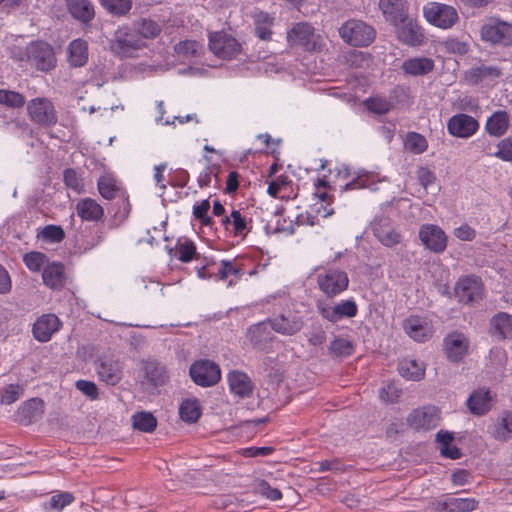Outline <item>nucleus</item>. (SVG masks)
Here are the masks:
<instances>
[{"instance_id": "obj_20", "label": "nucleus", "mask_w": 512, "mask_h": 512, "mask_svg": "<svg viewBox=\"0 0 512 512\" xmlns=\"http://www.w3.org/2000/svg\"><path fill=\"white\" fill-rule=\"evenodd\" d=\"M396 27L397 37L403 44L415 47L424 42L422 28L415 20L408 17L407 20L400 22Z\"/></svg>"}, {"instance_id": "obj_56", "label": "nucleus", "mask_w": 512, "mask_h": 512, "mask_svg": "<svg viewBox=\"0 0 512 512\" xmlns=\"http://www.w3.org/2000/svg\"><path fill=\"white\" fill-rule=\"evenodd\" d=\"M256 492L259 495L266 497L267 499H270L272 501H276L282 498L281 491L277 488L271 487L269 483L264 480L257 484Z\"/></svg>"}, {"instance_id": "obj_63", "label": "nucleus", "mask_w": 512, "mask_h": 512, "mask_svg": "<svg viewBox=\"0 0 512 512\" xmlns=\"http://www.w3.org/2000/svg\"><path fill=\"white\" fill-rule=\"evenodd\" d=\"M12 289V280L8 271L0 264V295L8 294Z\"/></svg>"}, {"instance_id": "obj_15", "label": "nucleus", "mask_w": 512, "mask_h": 512, "mask_svg": "<svg viewBox=\"0 0 512 512\" xmlns=\"http://www.w3.org/2000/svg\"><path fill=\"white\" fill-rule=\"evenodd\" d=\"M477 120L467 114H456L447 122L448 132L458 138H469L478 130Z\"/></svg>"}, {"instance_id": "obj_45", "label": "nucleus", "mask_w": 512, "mask_h": 512, "mask_svg": "<svg viewBox=\"0 0 512 512\" xmlns=\"http://www.w3.org/2000/svg\"><path fill=\"white\" fill-rule=\"evenodd\" d=\"M25 103L26 99L21 93L7 89H0V105L18 109L22 108Z\"/></svg>"}, {"instance_id": "obj_21", "label": "nucleus", "mask_w": 512, "mask_h": 512, "mask_svg": "<svg viewBox=\"0 0 512 512\" xmlns=\"http://www.w3.org/2000/svg\"><path fill=\"white\" fill-rule=\"evenodd\" d=\"M403 327L409 337L418 342H425L433 335L431 323L419 316H410L407 318L403 323Z\"/></svg>"}, {"instance_id": "obj_50", "label": "nucleus", "mask_w": 512, "mask_h": 512, "mask_svg": "<svg viewBox=\"0 0 512 512\" xmlns=\"http://www.w3.org/2000/svg\"><path fill=\"white\" fill-rule=\"evenodd\" d=\"M39 236L48 242L58 243L65 238V233L62 227L57 225H47L40 232Z\"/></svg>"}, {"instance_id": "obj_11", "label": "nucleus", "mask_w": 512, "mask_h": 512, "mask_svg": "<svg viewBox=\"0 0 512 512\" xmlns=\"http://www.w3.org/2000/svg\"><path fill=\"white\" fill-rule=\"evenodd\" d=\"M320 315L331 323H336L344 318H353L358 313V306L354 300H342L334 305L317 303Z\"/></svg>"}, {"instance_id": "obj_59", "label": "nucleus", "mask_w": 512, "mask_h": 512, "mask_svg": "<svg viewBox=\"0 0 512 512\" xmlns=\"http://www.w3.org/2000/svg\"><path fill=\"white\" fill-rule=\"evenodd\" d=\"M76 388L91 400L98 398V388L94 382L78 380L76 382Z\"/></svg>"}, {"instance_id": "obj_29", "label": "nucleus", "mask_w": 512, "mask_h": 512, "mask_svg": "<svg viewBox=\"0 0 512 512\" xmlns=\"http://www.w3.org/2000/svg\"><path fill=\"white\" fill-rule=\"evenodd\" d=\"M44 412V402L33 398L25 402L17 412V420L23 425H29L39 419Z\"/></svg>"}, {"instance_id": "obj_24", "label": "nucleus", "mask_w": 512, "mask_h": 512, "mask_svg": "<svg viewBox=\"0 0 512 512\" xmlns=\"http://www.w3.org/2000/svg\"><path fill=\"white\" fill-rule=\"evenodd\" d=\"M144 381L143 385L159 387L166 383L168 374L164 365L156 360H148L143 363Z\"/></svg>"}, {"instance_id": "obj_23", "label": "nucleus", "mask_w": 512, "mask_h": 512, "mask_svg": "<svg viewBox=\"0 0 512 512\" xmlns=\"http://www.w3.org/2000/svg\"><path fill=\"white\" fill-rule=\"evenodd\" d=\"M97 186L100 195L107 200H112L117 197H121L124 204V211L126 212V214L129 213L130 204L128 201V197L126 195V192L118 185L116 179L107 175L102 176L99 178Z\"/></svg>"}, {"instance_id": "obj_54", "label": "nucleus", "mask_w": 512, "mask_h": 512, "mask_svg": "<svg viewBox=\"0 0 512 512\" xmlns=\"http://www.w3.org/2000/svg\"><path fill=\"white\" fill-rule=\"evenodd\" d=\"M74 501L73 494L69 492H61L53 495L48 503V508L55 510H62L64 507L70 505Z\"/></svg>"}, {"instance_id": "obj_10", "label": "nucleus", "mask_w": 512, "mask_h": 512, "mask_svg": "<svg viewBox=\"0 0 512 512\" xmlns=\"http://www.w3.org/2000/svg\"><path fill=\"white\" fill-rule=\"evenodd\" d=\"M287 40L291 46H299L306 51H315L319 47L314 27L307 22L293 25L287 33Z\"/></svg>"}, {"instance_id": "obj_5", "label": "nucleus", "mask_w": 512, "mask_h": 512, "mask_svg": "<svg viewBox=\"0 0 512 512\" xmlns=\"http://www.w3.org/2000/svg\"><path fill=\"white\" fill-rule=\"evenodd\" d=\"M209 49L218 58L230 60L241 52V44L230 34L220 31L209 35Z\"/></svg>"}, {"instance_id": "obj_1", "label": "nucleus", "mask_w": 512, "mask_h": 512, "mask_svg": "<svg viewBox=\"0 0 512 512\" xmlns=\"http://www.w3.org/2000/svg\"><path fill=\"white\" fill-rule=\"evenodd\" d=\"M145 46V42L130 26L119 27L109 41L111 52L120 58L135 57Z\"/></svg>"}, {"instance_id": "obj_26", "label": "nucleus", "mask_w": 512, "mask_h": 512, "mask_svg": "<svg viewBox=\"0 0 512 512\" xmlns=\"http://www.w3.org/2000/svg\"><path fill=\"white\" fill-rule=\"evenodd\" d=\"M43 283L54 290H60L66 282L64 265L60 262L48 263L42 272Z\"/></svg>"}, {"instance_id": "obj_64", "label": "nucleus", "mask_w": 512, "mask_h": 512, "mask_svg": "<svg viewBox=\"0 0 512 512\" xmlns=\"http://www.w3.org/2000/svg\"><path fill=\"white\" fill-rule=\"evenodd\" d=\"M346 61L350 66L361 67L363 62L366 61V56L361 51H351L347 54Z\"/></svg>"}, {"instance_id": "obj_47", "label": "nucleus", "mask_w": 512, "mask_h": 512, "mask_svg": "<svg viewBox=\"0 0 512 512\" xmlns=\"http://www.w3.org/2000/svg\"><path fill=\"white\" fill-rule=\"evenodd\" d=\"M353 343L344 338H336L330 343L329 351L336 357H347L353 353Z\"/></svg>"}, {"instance_id": "obj_2", "label": "nucleus", "mask_w": 512, "mask_h": 512, "mask_svg": "<svg viewBox=\"0 0 512 512\" xmlns=\"http://www.w3.org/2000/svg\"><path fill=\"white\" fill-rule=\"evenodd\" d=\"M343 41L354 47L369 46L376 37L375 29L362 20L350 19L339 28Z\"/></svg>"}, {"instance_id": "obj_12", "label": "nucleus", "mask_w": 512, "mask_h": 512, "mask_svg": "<svg viewBox=\"0 0 512 512\" xmlns=\"http://www.w3.org/2000/svg\"><path fill=\"white\" fill-rule=\"evenodd\" d=\"M483 290L484 288L480 278L467 276L457 282L455 294L459 302L463 304H473L482 299Z\"/></svg>"}, {"instance_id": "obj_17", "label": "nucleus", "mask_w": 512, "mask_h": 512, "mask_svg": "<svg viewBox=\"0 0 512 512\" xmlns=\"http://www.w3.org/2000/svg\"><path fill=\"white\" fill-rule=\"evenodd\" d=\"M407 0H380L379 8L386 21L393 26H398L400 22L408 19Z\"/></svg>"}, {"instance_id": "obj_7", "label": "nucleus", "mask_w": 512, "mask_h": 512, "mask_svg": "<svg viewBox=\"0 0 512 512\" xmlns=\"http://www.w3.org/2000/svg\"><path fill=\"white\" fill-rule=\"evenodd\" d=\"M27 60L40 71H50L56 65L53 48L45 42L30 43L26 48Z\"/></svg>"}, {"instance_id": "obj_35", "label": "nucleus", "mask_w": 512, "mask_h": 512, "mask_svg": "<svg viewBox=\"0 0 512 512\" xmlns=\"http://www.w3.org/2000/svg\"><path fill=\"white\" fill-rule=\"evenodd\" d=\"M88 60L87 42L82 39L73 40L68 46V61L73 67H82Z\"/></svg>"}, {"instance_id": "obj_36", "label": "nucleus", "mask_w": 512, "mask_h": 512, "mask_svg": "<svg viewBox=\"0 0 512 512\" xmlns=\"http://www.w3.org/2000/svg\"><path fill=\"white\" fill-rule=\"evenodd\" d=\"M491 397L487 390L474 391L467 400L468 408L471 413L483 415L491 408Z\"/></svg>"}, {"instance_id": "obj_16", "label": "nucleus", "mask_w": 512, "mask_h": 512, "mask_svg": "<svg viewBox=\"0 0 512 512\" xmlns=\"http://www.w3.org/2000/svg\"><path fill=\"white\" fill-rule=\"evenodd\" d=\"M468 348L469 340L463 333L452 332L444 338V351L451 362H460L468 353Z\"/></svg>"}, {"instance_id": "obj_22", "label": "nucleus", "mask_w": 512, "mask_h": 512, "mask_svg": "<svg viewBox=\"0 0 512 512\" xmlns=\"http://www.w3.org/2000/svg\"><path fill=\"white\" fill-rule=\"evenodd\" d=\"M61 327V321L54 314H44L33 325V335L40 342H47Z\"/></svg>"}, {"instance_id": "obj_49", "label": "nucleus", "mask_w": 512, "mask_h": 512, "mask_svg": "<svg viewBox=\"0 0 512 512\" xmlns=\"http://www.w3.org/2000/svg\"><path fill=\"white\" fill-rule=\"evenodd\" d=\"M477 506L478 501L472 498H450V512H469Z\"/></svg>"}, {"instance_id": "obj_55", "label": "nucleus", "mask_w": 512, "mask_h": 512, "mask_svg": "<svg viewBox=\"0 0 512 512\" xmlns=\"http://www.w3.org/2000/svg\"><path fill=\"white\" fill-rule=\"evenodd\" d=\"M178 259L183 263L190 262L196 257V246L192 241H185L178 244Z\"/></svg>"}, {"instance_id": "obj_52", "label": "nucleus", "mask_w": 512, "mask_h": 512, "mask_svg": "<svg viewBox=\"0 0 512 512\" xmlns=\"http://www.w3.org/2000/svg\"><path fill=\"white\" fill-rule=\"evenodd\" d=\"M64 183L68 188L73 189L77 193H81L84 188L82 179L78 176L76 170L67 168L63 173Z\"/></svg>"}, {"instance_id": "obj_4", "label": "nucleus", "mask_w": 512, "mask_h": 512, "mask_svg": "<svg viewBox=\"0 0 512 512\" xmlns=\"http://www.w3.org/2000/svg\"><path fill=\"white\" fill-rule=\"evenodd\" d=\"M425 19L433 26L441 29L453 27L459 20L457 10L450 5L430 2L423 8Z\"/></svg>"}, {"instance_id": "obj_32", "label": "nucleus", "mask_w": 512, "mask_h": 512, "mask_svg": "<svg viewBox=\"0 0 512 512\" xmlns=\"http://www.w3.org/2000/svg\"><path fill=\"white\" fill-rule=\"evenodd\" d=\"M77 215L83 221L97 222L104 216L103 207L91 198H83L76 205Z\"/></svg>"}, {"instance_id": "obj_43", "label": "nucleus", "mask_w": 512, "mask_h": 512, "mask_svg": "<svg viewBox=\"0 0 512 512\" xmlns=\"http://www.w3.org/2000/svg\"><path fill=\"white\" fill-rule=\"evenodd\" d=\"M179 414L182 420L194 423L201 415L200 406L197 400H184L179 407Z\"/></svg>"}, {"instance_id": "obj_60", "label": "nucleus", "mask_w": 512, "mask_h": 512, "mask_svg": "<svg viewBox=\"0 0 512 512\" xmlns=\"http://www.w3.org/2000/svg\"><path fill=\"white\" fill-rule=\"evenodd\" d=\"M23 389L18 384H10L1 397V402L11 404L15 402L21 395Z\"/></svg>"}, {"instance_id": "obj_51", "label": "nucleus", "mask_w": 512, "mask_h": 512, "mask_svg": "<svg viewBox=\"0 0 512 512\" xmlns=\"http://www.w3.org/2000/svg\"><path fill=\"white\" fill-rule=\"evenodd\" d=\"M445 51L456 55H465L469 51V43L457 38H448L443 42Z\"/></svg>"}, {"instance_id": "obj_41", "label": "nucleus", "mask_w": 512, "mask_h": 512, "mask_svg": "<svg viewBox=\"0 0 512 512\" xmlns=\"http://www.w3.org/2000/svg\"><path fill=\"white\" fill-rule=\"evenodd\" d=\"M133 427L139 431L151 433L157 426V420L150 412H138L132 416Z\"/></svg>"}, {"instance_id": "obj_28", "label": "nucleus", "mask_w": 512, "mask_h": 512, "mask_svg": "<svg viewBox=\"0 0 512 512\" xmlns=\"http://www.w3.org/2000/svg\"><path fill=\"white\" fill-rule=\"evenodd\" d=\"M248 337L254 348L259 350L267 349L273 340L269 321L251 326L248 330Z\"/></svg>"}, {"instance_id": "obj_57", "label": "nucleus", "mask_w": 512, "mask_h": 512, "mask_svg": "<svg viewBox=\"0 0 512 512\" xmlns=\"http://www.w3.org/2000/svg\"><path fill=\"white\" fill-rule=\"evenodd\" d=\"M416 175L425 192H427L428 188L436 182L435 174L427 167H419Z\"/></svg>"}, {"instance_id": "obj_62", "label": "nucleus", "mask_w": 512, "mask_h": 512, "mask_svg": "<svg viewBox=\"0 0 512 512\" xmlns=\"http://www.w3.org/2000/svg\"><path fill=\"white\" fill-rule=\"evenodd\" d=\"M232 225L234 227L235 235H240L247 228L245 218L238 210H233L231 213Z\"/></svg>"}, {"instance_id": "obj_44", "label": "nucleus", "mask_w": 512, "mask_h": 512, "mask_svg": "<svg viewBox=\"0 0 512 512\" xmlns=\"http://www.w3.org/2000/svg\"><path fill=\"white\" fill-rule=\"evenodd\" d=\"M243 274V271L240 266L237 265L235 260H222L217 272H215L216 277L220 280H226L230 276H234L236 279H239Z\"/></svg>"}, {"instance_id": "obj_33", "label": "nucleus", "mask_w": 512, "mask_h": 512, "mask_svg": "<svg viewBox=\"0 0 512 512\" xmlns=\"http://www.w3.org/2000/svg\"><path fill=\"white\" fill-rule=\"evenodd\" d=\"M491 334L499 339L512 338V315L499 312L490 320Z\"/></svg>"}, {"instance_id": "obj_48", "label": "nucleus", "mask_w": 512, "mask_h": 512, "mask_svg": "<svg viewBox=\"0 0 512 512\" xmlns=\"http://www.w3.org/2000/svg\"><path fill=\"white\" fill-rule=\"evenodd\" d=\"M427 146V141L421 134L411 132L407 135L406 147L409 151L420 154L427 149Z\"/></svg>"}, {"instance_id": "obj_53", "label": "nucleus", "mask_w": 512, "mask_h": 512, "mask_svg": "<svg viewBox=\"0 0 512 512\" xmlns=\"http://www.w3.org/2000/svg\"><path fill=\"white\" fill-rule=\"evenodd\" d=\"M365 103L368 110L376 114H385L392 107L390 101L381 97L369 98L365 101Z\"/></svg>"}, {"instance_id": "obj_18", "label": "nucleus", "mask_w": 512, "mask_h": 512, "mask_svg": "<svg viewBox=\"0 0 512 512\" xmlns=\"http://www.w3.org/2000/svg\"><path fill=\"white\" fill-rule=\"evenodd\" d=\"M374 236L386 246L393 247L401 242V235L392 226L388 218H376L371 223Z\"/></svg>"}, {"instance_id": "obj_8", "label": "nucleus", "mask_w": 512, "mask_h": 512, "mask_svg": "<svg viewBox=\"0 0 512 512\" xmlns=\"http://www.w3.org/2000/svg\"><path fill=\"white\" fill-rule=\"evenodd\" d=\"M30 119L43 127H50L57 123V114L53 103L47 98L32 99L27 105Z\"/></svg>"}, {"instance_id": "obj_31", "label": "nucleus", "mask_w": 512, "mask_h": 512, "mask_svg": "<svg viewBox=\"0 0 512 512\" xmlns=\"http://www.w3.org/2000/svg\"><path fill=\"white\" fill-rule=\"evenodd\" d=\"M97 373L101 381L110 385L117 384L122 378V370L118 361L108 358L100 359Z\"/></svg>"}, {"instance_id": "obj_14", "label": "nucleus", "mask_w": 512, "mask_h": 512, "mask_svg": "<svg viewBox=\"0 0 512 512\" xmlns=\"http://www.w3.org/2000/svg\"><path fill=\"white\" fill-rule=\"evenodd\" d=\"M419 238L423 245L434 253H441L446 249L447 237L439 226L422 225L419 230Z\"/></svg>"}, {"instance_id": "obj_46", "label": "nucleus", "mask_w": 512, "mask_h": 512, "mask_svg": "<svg viewBox=\"0 0 512 512\" xmlns=\"http://www.w3.org/2000/svg\"><path fill=\"white\" fill-rule=\"evenodd\" d=\"M23 262L32 272H39L42 267H45L49 263L47 256L37 251L26 253L23 256Z\"/></svg>"}, {"instance_id": "obj_42", "label": "nucleus", "mask_w": 512, "mask_h": 512, "mask_svg": "<svg viewBox=\"0 0 512 512\" xmlns=\"http://www.w3.org/2000/svg\"><path fill=\"white\" fill-rule=\"evenodd\" d=\"M493 437L505 441L512 437V412H505L502 418L495 424Z\"/></svg>"}, {"instance_id": "obj_40", "label": "nucleus", "mask_w": 512, "mask_h": 512, "mask_svg": "<svg viewBox=\"0 0 512 512\" xmlns=\"http://www.w3.org/2000/svg\"><path fill=\"white\" fill-rule=\"evenodd\" d=\"M99 3L109 14L115 17L127 16L133 5L132 0H99Z\"/></svg>"}, {"instance_id": "obj_58", "label": "nucleus", "mask_w": 512, "mask_h": 512, "mask_svg": "<svg viewBox=\"0 0 512 512\" xmlns=\"http://www.w3.org/2000/svg\"><path fill=\"white\" fill-rule=\"evenodd\" d=\"M498 150L494 156L503 161H512V139L506 138L501 140L498 145Z\"/></svg>"}, {"instance_id": "obj_19", "label": "nucleus", "mask_w": 512, "mask_h": 512, "mask_svg": "<svg viewBox=\"0 0 512 512\" xmlns=\"http://www.w3.org/2000/svg\"><path fill=\"white\" fill-rule=\"evenodd\" d=\"M65 5L70 16L84 26L90 25L95 18V6L91 0H65Z\"/></svg>"}, {"instance_id": "obj_27", "label": "nucleus", "mask_w": 512, "mask_h": 512, "mask_svg": "<svg viewBox=\"0 0 512 512\" xmlns=\"http://www.w3.org/2000/svg\"><path fill=\"white\" fill-rule=\"evenodd\" d=\"M269 325L275 332L282 335L291 336L298 333L302 329L303 321L296 315H281L269 320Z\"/></svg>"}, {"instance_id": "obj_13", "label": "nucleus", "mask_w": 512, "mask_h": 512, "mask_svg": "<svg viewBox=\"0 0 512 512\" xmlns=\"http://www.w3.org/2000/svg\"><path fill=\"white\" fill-rule=\"evenodd\" d=\"M440 420L437 407L428 405L413 410L407 417V423L415 430L435 428Z\"/></svg>"}, {"instance_id": "obj_25", "label": "nucleus", "mask_w": 512, "mask_h": 512, "mask_svg": "<svg viewBox=\"0 0 512 512\" xmlns=\"http://www.w3.org/2000/svg\"><path fill=\"white\" fill-rule=\"evenodd\" d=\"M228 384L230 391L241 398L251 396L254 385L250 377L241 371H231L228 376Z\"/></svg>"}, {"instance_id": "obj_38", "label": "nucleus", "mask_w": 512, "mask_h": 512, "mask_svg": "<svg viewBox=\"0 0 512 512\" xmlns=\"http://www.w3.org/2000/svg\"><path fill=\"white\" fill-rule=\"evenodd\" d=\"M501 75V70L496 66H486L484 64L472 67L466 73V79L471 84H478L485 79L498 78Z\"/></svg>"}, {"instance_id": "obj_39", "label": "nucleus", "mask_w": 512, "mask_h": 512, "mask_svg": "<svg viewBox=\"0 0 512 512\" xmlns=\"http://www.w3.org/2000/svg\"><path fill=\"white\" fill-rule=\"evenodd\" d=\"M399 373L407 380L418 381L424 377L425 370L416 360L404 359L399 363Z\"/></svg>"}, {"instance_id": "obj_9", "label": "nucleus", "mask_w": 512, "mask_h": 512, "mask_svg": "<svg viewBox=\"0 0 512 512\" xmlns=\"http://www.w3.org/2000/svg\"><path fill=\"white\" fill-rule=\"evenodd\" d=\"M189 373L192 380L202 387L213 386L221 378L219 365L207 359L194 362L190 367Z\"/></svg>"}, {"instance_id": "obj_30", "label": "nucleus", "mask_w": 512, "mask_h": 512, "mask_svg": "<svg viewBox=\"0 0 512 512\" xmlns=\"http://www.w3.org/2000/svg\"><path fill=\"white\" fill-rule=\"evenodd\" d=\"M435 67L434 60L428 57H414L403 61L402 71L414 77L424 76L433 71Z\"/></svg>"}, {"instance_id": "obj_3", "label": "nucleus", "mask_w": 512, "mask_h": 512, "mask_svg": "<svg viewBox=\"0 0 512 512\" xmlns=\"http://www.w3.org/2000/svg\"><path fill=\"white\" fill-rule=\"evenodd\" d=\"M481 39L492 45H512V24L497 18L488 19L481 27Z\"/></svg>"}, {"instance_id": "obj_37", "label": "nucleus", "mask_w": 512, "mask_h": 512, "mask_svg": "<svg viewBox=\"0 0 512 512\" xmlns=\"http://www.w3.org/2000/svg\"><path fill=\"white\" fill-rule=\"evenodd\" d=\"M134 31L141 37V40L154 39L162 31L161 25L150 18H141L132 24Z\"/></svg>"}, {"instance_id": "obj_34", "label": "nucleus", "mask_w": 512, "mask_h": 512, "mask_svg": "<svg viewBox=\"0 0 512 512\" xmlns=\"http://www.w3.org/2000/svg\"><path fill=\"white\" fill-rule=\"evenodd\" d=\"M509 128V115L506 111H496L487 120L485 129L494 137H501Z\"/></svg>"}, {"instance_id": "obj_6", "label": "nucleus", "mask_w": 512, "mask_h": 512, "mask_svg": "<svg viewBox=\"0 0 512 512\" xmlns=\"http://www.w3.org/2000/svg\"><path fill=\"white\" fill-rule=\"evenodd\" d=\"M317 284L327 297L332 298L348 288L349 278L345 271L328 269L317 275Z\"/></svg>"}, {"instance_id": "obj_61", "label": "nucleus", "mask_w": 512, "mask_h": 512, "mask_svg": "<svg viewBox=\"0 0 512 512\" xmlns=\"http://www.w3.org/2000/svg\"><path fill=\"white\" fill-rule=\"evenodd\" d=\"M401 394V390L398 389L394 384L390 383L386 387H383L380 391V398L387 402H395Z\"/></svg>"}]
</instances>
